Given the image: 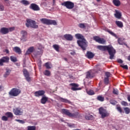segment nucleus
Instances as JSON below:
<instances>
[{"label":"nucleus","instance_id":"1","mask_svg":"<svg viewBox=\"0 0 130 130\" xmlns=\"http://www.w3.org/2000/svg\"><path fill=\"white\" fill-rule=\"evenodd\" d=\"M97 48L102 51H106L107 50L110 55V59H113L114 58V55L116 53V51L111 45L108 46H98Z\"/></svg>","mask_w":130,"mask_h":130},{"label":"nucleus","instance_id":"2","mask_svg":"<svg viewBox=\"0 0 130 130\" xmlns=\"http://www.w3.org/2000/svg\"><path fill=\"white\" fill-rule=\"evenodd\" d=\"M75 37L77 39H81V40H78L77 44L81 47L82 50H86L88 46V42L84 37V36L81 35V34H77L75 35Z\"/></svg>","mask_w":130,"mask_h":130},{"label":"nucleus","instance_id":"3","mask_svg":"<svg viewBox=\"0 0 130 130\" xmlns=\"http://www.w3.org/2000/svg\"><path fill=\"white\" fill-rule=\"evenodd\" d=\"M61 113L67 115L69 117H74V118H78L80 117V113L78 111H73V113H71L70 110L67 109H62Z\"/></svg>","mask_w":130,"mask_h":130},{"label":"nucleus","instance_id":"4","mask_svg":"<svg viewBox=\"0 0 130 130\" xmlns=\"http://www.w3.org/2000/svg\"><path fill=\"white\" fill-rule=\"evenodd\" d=\"M106 31L107 32H108V33H109V34L112 35V36L115 37L116 39H118L117 42L120 45H125V46H127V44L123 42V41L125 40V38H118V37H117V35H116V34H114V32L110 30V29H107Z\"/></svg>","mask_w":130,"mask_h":130},{"label":"nucleus","instance_id":"5","mask_svg":"<svg viewBox=\"0 0 130 130\" xmlns=\"http://www.w3.org/2000/svg\"><path fill=\"white\" fill-rule=\"evenodd\" d=\"M25 26H26L27 28L30 27V28H32L33 29H37L38 28V25H37L36 21L30 19H26Z\"/></svg>","mask_w":130,"mask_h":130},{"label":"nucleus","instance_id":"6","mask_svg":"<svg viewBox=\"0 0 130 130\" xmlns=\"http://www.w3.org/2000/svg\"><path fill=\"white\" fill-rule=\"evenodd\" d=\"M99 113L100 114L101 118H105V117H108L110 115V113L108 112V111L103 107L99 108Z\"/></svg>","mask_w":130,"mask_h":130},{"label":"nucleus","instance_id":"7","mask_svg":"<svg viewBox=\"0 0 130 130\" xmlns=\"http://www.w3.org/2000/svg\"><path fill=\"white\" fill-rule=\"evenodd\" d=\"M40 21L42 24H45V25H54V26H56V25H57L56 21L53 20L42 18L40 19Z\"/></svg>","mask_w":130,"mask_h":130},{"label":"nucleus","instance_id":"8","mask_svg":"<svg viewBox=\"0 0 130 130\" xmlns=\"http://www.w3.org/2000/svg\"><path fill=\"white\" fill-rule=\"evenodd\" d=\"M21 94V89L17 88H13L9 92V95L12 97H17Z\"/></svg>","mask_w":130,"mask_h":130},{"label":"nucleus","instance_id":"9","mask_svg":"<svg viewBox=\"0 0 130 130\" xmlns=\"http://www.w3.org/2000/svg\"><path fill=\"white\" fill-rule=\"evenodd\" d=\"M61 6L68 10H73L75 8V3L71 1H66L61 3Z\"/></svg>","mask_w":130,"mask_h":130},{"label":"nucleus","instance_id":"10","mask_svg":"<svg viewBox=\"0 0 130 130\" xmlns=\"http://www.w3.org/2000/svg\"><path fill=\"white\" fill-rule=\"evenodd\" d=\"M93 40L96 41V42L100 43V44H105V43H106V40L103 38H101L98 36L93 37Z\"/></svg>","mask_w":130,"mask_h":130},{"label":"nucleus","instance_id":"11","mask_svg":"<svg viewBox=\"0 0 130 130\" xmlns=\"http://www.w3.org/2000/svg\"><path fill=\"white\" fill-rule=\"evenodd\" d=\"M13 113L15 115H22L23 113V109L21 108H15L13 109Z\"/></svg>","mask_w":130,"mask_h":130},{"label":"nucleus","instance_id":"12","mask_svg":"<svg viewBox=\"0 0 130 130\" xmlns=\"http://www.w3.org/2000/svg\"><path fill=\"white\" fill-rule=\"evenodd\" d=\"M10 61V58L8 56H3L0 59V66L3 67L4 63H8Z\"/></svg>","mask_w":130,"mask_h":130},{"label":"nucleus","instance_id":"13","mask_svg":"<svg viewBox=\"0 0 130 130\" xmlns=\"http://www.w3.org/2000/svg\"><path fill=\"white\" fill-rule=\"evenodd\" d=\"M70 86H72L71 90L72 91H79V90H82L81 88H79V84L73 83L70 84Z\"/></svg>","mask_w":130,"mask_h":130},{"label":"nucleus","instance_id":"14","mask_svg":"<svg viewBox=\"0 0 130 130\" xmlns=\"http://www.w3.org/2000/svg\"><path fill=\"white\" fill-rule=\"evenodd\" d=\"M29 9L32 10V11H38L40 10V7L37 4L32 3L29 6Z\"/></svg>","mask_w":130,"mask_h":130},{"label":"nucleus","instance_id":"15","mask_svg":"<svg viewBox=\"0 0 130 130\" xmlns=\"http://www.w3.org/2000/svg\"><path fill=\"white\" fill-rule=\"evenodd\" d=\"M22 72L26 81H27V82H30L31 81V78L29 77V72H28L25 69H24Z\"/></svg>","mask_w":130,"mask_h":130},{"label":"nucleus","instance_id":"16","mask_svg":"<svg viewBox=\"0 0 130 130\" xmlns=\"http://www.w3.org/2000/svg\"><path fill=\"white\" fill-rule=\"evenodd\" d=\"M45 91L43 90H38L35 92V96L36 97H40V96H44Z\"/></svg>","mask_w":130,"mask_h":130},{"label":"nucleus","instance_id":"17","mask_svg":"<svg viewBox=\"0 0 130 130\" xmlns=\"http://www.w3.org/2000/svg\"><path fill=\"white\" fill-rule=\"evenodd\" d=\"M20 34L21 35V40H25L27 39V35L28 33L26 30H21L20 31Z\"/></svg>","mask_w":130,"mask_h":130},{"label":"nucleus","instance_id":"18","mask_svg":"<svg viewBox=\"0 0 130 130\" xmlns=\"http://www.w3.org/2000/svg\"><path fill=\"white\" fill-rule=\"evenodd\" d=\"M0 33L3 35H6L9 33V28L2 27L0 29Z\"/></svg>","mask_w":130,"mask_h":130},{"label":"nucleus","instance_id":"19","mask_svg":"<svg viewBox=\"0 0 130 130\" xmlns=\"http://www.w3.org/2000/svg\"><path fill=\"white\" fill-rule=\"evenodd\" d=\"M95 76V73L93 72V71H91L90 72H88L86 74V79H92V78H94Z\"/></svg>","mask_w":130,"mask_h":130},{"label":"nucleus","instance_id":"20","mask_svg":"<svg viewBox=\"0 0 130 130\" xmlns=\"http://www.w3.org/2000/svg\"><path fill=\"white\" fill-rule=\"evenodd\" d=\"M58 100L60 101V102H62L63 103H68V104H71L72 103L71 101L67 99H64L60 97L58 98Z\"/></svg>","mask_w":130,"mask_h":130},{"label":"nucleus","instance_id":"21","mask_svg":"<svg viewBox=\"0 0 130 130\" xmlns=\"http://www.w3.org/2000/svg\"><path fill=\"white\" fill-rule=\"evenodd\" d=\"M64 38L68 41H72L73 40V37L72 35L66 34L64 35Z\"/></svg>","mask_w":130,"mask_h":130},{"label":"nucleus","instance_id":"22","mask_svg":"<svg viewBox=\"0 0 130 130\" xmlns=\"http://www.w3.org/2000/svg\"><path fill=\"white\" fill-rule=\"evenodd\" d=\"M115 13L114 14V16L115 18H116L117 19H121V13L117 10H115Z\"/></svg>","mask_w":130,"mask_h":130},{"label":"nucleus","instance_id":"23","mask_svg":"<svg viewBox=\"0 0 130 130\" xmlns=\"http://www.w3.org/2000/svg\"><path fill=\"white\" fill-rule=\"evenodd\" d=\"M85 56L86 57H87V58L91 59L93 58V57L95 56V55L91 51H87Z\"/></svg>","mask_w":130,"mask_h":130},{"label":"nucleus","instance_id":"24","mask_svg":"<svg viewBox=\"0 0 130 130\" xmlns=\"http://www.w3.org/2000/svg\"><path fill=\"white\" fill-rule=\"evenodd\" d=\"M13 51L18 53V54H21L22 53V50L19 47H15L13 48Z\"/></svg>","mask_w":130,"mask_h":130},{"label":"nucleus","instance_id":"25","mask_svg":"<svg viewBox=\"0 0 130 130\" xmlns=\"http://www.w3.org/2000/svg\"><path fill=\"white\" fill-rule=\"evenodd\" d=\"M85 118L86 120H93L94 119V116L90 115V113H88L85 116Z\"/></svg>","mask_w":130,"mask_h":130},{"label":"nucleus","instance_id":"26","mask_svg":"<svg viewBox=\"0 0 130 130\" xmlns=\"http://www.w3.org/2000/svg\"><path fill=\"white\" fill-rule=\"evenodd\" d=\"M47 101H48V98L46 96H42L41 99V103L42 104H46Z\"/></svg>","mask_w":130,"mask_h":130},{"label":"nucleus","instance_id":"27","mask_svg":"<svg viewBox=\"0 0 130 130\" xmlns=\"http://www.w3.org/2000/svg\"><path fill=\"white\" fill-rule=\"evenodd\" d=\"M33 51H34V47H30L26 51L25 54L26 55H28V54H30V53H32Z\"/></svg>","mask_w":130,"mask_h":130},{"label":"nucleus","instance_id":"28","mask_svg":"<svg viewBox=\"0 0 130 130\" xmlns=\"http://www.w3.org/2000/svg\"><path fill=\"white\" fill-rule=\"evenodd\" d=\"M6 71L5 74L4 75V78H8V76H10L11 71V69L9 68H6Z\"/></svg>","mask_w":130,"mask_h":130},{"label":"nucleus","instance_id":"29","mask_svg":"<svg viewBox=\"0 0 130 130\" xmlns=\"http://www.w3.org/2000/svg\"><path fill=\"white\" fill-rule=\"evenodd\" d=\"M115 24L119 28H122V27H123V23L121 21H116Z\"/></svg>","mask_w":130,"mask_h":130},{"label":"nucleus","instance_id":"30","mask_svg":"<svg viewBox=\"0 0 130 130\" xmlns=\"http://www.w3.org/2000/svg\"><path fill=\"white\" fill-rule=\"evenodd\" d=\"M5 115L7 116L8 118H13L14 117V115L13 113L11 112H7L5 113Z\"/></svg>","mask_w":130,"mask_h":130},{"label":"nucleus","instance_id":"31","mask_svg":"<svg viewBox=\"0 0 130 130\" xmlns=\"http://www.w3.org/2000/svg\"><path fill=\"white\" fill-rule=\"evenodd\" d=\"M113 4H114V6L116 7H119L121 5V3L119 0H113Z\"/></svg>","mask_w":130,"mask_h":130},{"label":"nucleus","instance_id":"32","mask_svg":"<svg viewBox=\"0 0 130 130\" xmlns=\"http://www.w3.org/2000/svg\"><path fill=\"white\" fill-rule=\"evenodd\" d=\"M20 3L24 6H29L30 5V2L27 0H22Z\"/></svg>","mask_w":130,"mask_h":130},{"label":"nucleus","instance_id":"33","mask_svg":"<svg viewBox=\"0 0 130 130\" xmlns=\"http://www.w3.org/2000/svg\"><path fill=\"white\" fill-rule=\"evenodd\" d=\"M53 48H54V49L57 52H59V45L54 44L53 45Z\"/></svg>","mask_w":130,"mask_h":130},{"label":"nucleus","instance_id":"34","mask_svg":"<svg viewBox=\"0 0 130 130\" xmlns=\"http://www.w3.org/2000/svg\"><path fill=\"white\" fill-rule=\"evenodd\" d=\"M97 100L101 101V102H103V101H104V97L101 95H99L97 97Z\"/></svg>","mask_w":130,"mask_h":130},{"label":"nucleus","instance_id":"35","mask_svg":"<svg viewBox=\"0 0 130 130\" xmlns=\"http://www.w3.org/2000/svg\"><path fill=\"white\" fill-rule=\"evenodd\" d=\"M45 66L46 68V69H51V67H50V62H47L45 63Z\"/></svg>","mask_w":130,"mask_h":130},{"label":"nucleus","instance_id":"36","mask_svg":"<svg viewBox=\"0 0 130 130\" xmlns=\"http://www.w3.org/2000/svg\"><path fill=\"white\" fill-rule=\"evenodd\" d=\"M27 130H36V126H28Z\"/></svg>","mask_w":130,"mask_h":130},{"label":"nucleus","instance_id":"37","mask_svg":"<svg viewBox=\"0 0 130 130\" xmlns=\"http://www.w3.org/2000/svg\"><path fill=\"white\" fill-rule=\"evenodd\" d=\"M10 59H11V61H13V62H16V61H17V58L16 57H14L13 56H11L10 57Z\"/></svg>","mask_w":130,"mask_h":130},{"label":"nucleus","instance_id":"38","mask_svg":"<svg viewBox=\"0 0 130 130\" xmlns=\"http://www.w3.org/2000/svg\"><path fill=\"white\" fill-rule=\"evenodd\" d=\"M124 110L126 114H129L130 112V109L128 107L124 108Z\"/></svg>","mask_w":130,"mask_h":130},{"label":"nucleus","instance_id":"39","mask_svg":"<svg viewBox=\"0 0 130 130\" xmlns=\"http://www.w3.org/2000/svg\"><path fill=\"white\" fill-rule=\"evenodd\" d=\"M44 74L45 76H47V77H49L50 76V71L48 70H46L44 72Z\"/></svg>","mask_w":130,"mask_h":130},{"label":"nucleus","instance_id":"40","mask_svg":"<svg viewBox=\"0 0 130 130\" xmlns=\"http://www.w3.org/2000/svg\"><path fill=\"white\" fill-rule=\"evenodd\" d=\"M78 27H79V28H81V29H84L86 27V25H85L84 23H80L78 25Z\"/></svg>","mask_w":130,"mask_h":130},{"label":"nucleus","instance_id":"41","mask_svg":"<svg viewBox=\"0 0 130 130\" xmlns=\"http://www.w3.org/2000/svg\"><path fill=\"white\" fill-rule=\"evenodd\" d=\"M15 121H17L19 123H21V124H24V123H25V121L23 120L15 119Z\"/></svg>","mask_w":130,"mask_h":130},{"label":"nucleus","instance_id":"42","mask_svg":"<svg viewBox=\"0 0 130 130\" xmlns=\"http://www.w3.org/2000/svg\"><path fill=\"white\" fill-rule=\"evenodd\" d=\"M121 105H122L123 106H128V104L127 102H126L122 101V102H121Z\"/></svg>","mask_w":130,"mask_h":130},{"label":"nucleus","instance_id":"43","mask_svg":"<svg viewBox=\"0 0 130 130\" xmlns=\"http://www.w3.org/2000/svg\"><path fill=\"white\" fill-rule=\"evenodd\" d=\"M104 82L105 84H108L109 82V78L108 77H105L104 79Z\"/></svg>","mask_w":130,"mask_h":130},{"label":"nucleus","instance_id":"44","mask_svg":"<svg viewBox=\"0 0 130 130\" xmlns=\"http://www.w3.org/2000/svg\"><path fill=\"white\" fill-rule=\"evenodd\" d=\"M87 93L88 95H94V94H95L94 91L92 90H90L89 91H87Z\"/></svg>","mask_w":130,"mask_h":130},{"label":"nucleus","instance_id":"45","mask_svg":"<svg viewBox=\"0 0 130 130\" xmlns=\"http://www.w3.org/2000/svg\"><path fill=\"white\" fill-rule=\"evenodd\" d=\"M117 110H118V111H119V112H120V113H123V111H122V109H121V107L118 106L117 107Z\"/></svg>","mask_w":130,"mask_h":130},{"label":"nucleus","instance_id":"46","mask_svg":"<svg viewBox=\"0 0 130 130\" xmlns=\"http://www.w3.org/2000/svg\"><path fill=\"white\" fill-rule=\"evenodd\" d=\"M2 120H3L4 121H8V118L6 116H3L2 117Z\"/></svg>","mask_w":130,"mask_h":130},{"label":"nucleus","instance_id":"47","mask_svg":"<svg viewBox=\"0 0 130 130\" xmlns=\"http://www.w3.org/2000/svg\"><path fill=\"white\" fill-rule=\"evenodd\" d=\"M105 76H106V78H109L110 77V76H111V74H110V72H107L105 73Z\"/></svg>","mask_w":130,"mask_h":130},{"label":"nucleus","instance_id":"48","mask_svg":"<svg viewBox=\"0 0 130 130\" xmlns=\"http://www.w3.org/2000/svg\"><path fill=\"white\" fill-rule=\"evenodd\" d=\"M113 93L115 95H118V90L114 88L113 90Z\"/></svg>","mask_w":130,"mask_h":130},{"label":"nucleus","instance_id":"49","mask_svg":"<svg viewBox=\"0 0 130 130\" xmlns=\"http://www.w3.org/2000/svg\"><path fill=\"white\" fill-rule=\"evenodd\" d=\"M14 30H15V27H14L8 28V33L9 32H12V31H14Z\"/></svg>","mask_w":130,"mask_h":130},{"label":"nucleus","instance_id":"50","mask_svg":"<svg viewBox=\"0 0 130 130\" xmlns=\"http://www.w3.org/2000/svg\"><path fill=\"white\" fill-rule=\"evenodd\" d=\"M121 68H122L123 69H124V70H128V67H127V65H121Z\"/></svg>","mask_w":130,"mask_h":130},{"label":"nucleus","instance_id":"51","mask_svg":"<svg viewBox=\"0 0 130 130\" xmlns=\"http://www.w3.org/2000/svg\"><path fill=\"white\" fill-rule=\"evenodd\" d=\"M0 11H5V7L2 4H0Z\"/></svg>","mask_w":130,"mask_h":130},{"label":"nucleus","instance_id":"52","mask_svg":"<svg viewBox=\"0 0 130 130\" xmlns=\"http://www.w3.org/2000/svg\"><path fill=\"white\" fill-rule=\"evenodd\" d=\"M117 62H118V63H122V62H123V61H122L121 59H118Z\"/></svg>","mask_w":130,"mask_h":130},{"label":"nucleus","instance_id":"53","mask_svg":"<svg viewBox=\"0 0 130 130\" xmlns=\"http://www.w3.org/2000/svg\"><path fill=\"white\" fill-rule=\"evenodd\" d=\"M70 54H71V55H75L76 54V52H71L70 53Z\"/></svg>","mask_w":130,"mask_h":130},{"label":"nucleus","instance_id":"54","mask_svg":"<svg viewBox=\"0 0 130 130\" xmlns=\"http://www.w3.org/2000/svg\"><path fill=\"white\" fill-rule=\"evenodd\" d=\"M5 52L7 54L10 53V51H9V49H6L5 50Z\"/></svg>","mask_w":130,"mask_h":130},{"label":"nucleus","instance_id":"55","mask_svg":"<svg viewBox=\"0 0 130 130\" xmlns=\"http://www.w3.org/2000/svg\"><path fill=\"white\" fill-rule=\"evenodd\" d=\"M127 99L129 102H130V95H128L127 98Z\"/></svg>","mask_w":130,"mask_h":130},{"label":"nucleus","instance_id":"56","mask_svg":"<svg viewBox=\"0 0 130 130\" xmlns=\"http://www.w3.org/2000/svg\"><path fill=\"white\" fill-rule=\"evenodd\" d=\"M69 78H70V79H74V76L70 75V76H69Z\"/></svg>","mask_w":130,"mask_h":130},{"label":"nucleus","instance_id":"57","mask_svg":"<svg viewBox=\"0 0 130 130\" xmlns=\"http://www.w3.org/2000/svg\"><path fill=\"white\" fill-rule=\"evenodd\" d=\"M127 59L130 61V55L127 57Z\"/></svg>","mask_w":130,"mask_h":130},{"label":"nucleus","instance_id":"58","mask_svg":"<svg viewBox=\"0 0 130 130\" xmlns=\"http://www.w3.org/2000/svg\"><path fill=\"white\" fill-rule=\"evenodd\" d=\"M63 59H64V60H66V61H68V58H64Z\"/></svg>","mask_w":130,"mask_h":130},{"label":"nucleus","instance_id":"59","mask_svg":"<svg viewBox=\"0 0 130 130\" xmlns=\"http://www.w3.org/2000/svg\"><path fill=\"white\" fill-rule=\"evenodd\" d=\"M53 1V4H55L56 0H52Z\"/></svg>","mask_w":130,"mask_h":130},{"label":"nucleus","instance_id":"60","mask_svg":"<svg viewBox=\"0 0 130 130\" xmlns=\"http://www.w3.org/2000/svg\"><path fill=\"white\" fill-rule=\"evenodd\" d=\"M2 88H3V86L2 85H0V90H2Z\"/></svg>","mask_w":130,"mask_h":130},{"label":"nucleus","instance_id":"61","mask_svg":"<svg viewBox=\"0 0 130 130\" xmlns=\"http://www.w3.org/2000/svg\"><path fill=\"white\" fill-rule=\"evenodd\" d=\"M100 1H101V0H96V2H98V3H99V2H100Z\"/></svg>","mask_w":130,"mask_h":130},{"label":"nucleus","instance_id":"62","mask_svg":"<svg viewBox=\"0 0 130 130\" xmlns=\"http://www.w3.org/2000/svg\"><path fill=\"white\" fill-rule=\"evenodd\" d=\"M5 1V2H9V0H4Z\"/></svg>","mask_w":130,"mask_h":130},{"label":"nucleus","instance_id":"63","mask_svg":"<svg viewBox=\"0 0 130 130\" xmlns=\"http://www.w3.org/2000/svg\"><path fill=\"white\" fill-rule=\"evenodd\" d=\"M69 126H70V127H72V125H69Z\"/></svg>","mask_w":130,"mask_h":130},{"label":"nucleus","instance_id":"64","mask_svg":"<svg viewBox=\"0 0 130 130\" xmlns=\"http://www.w3.org/2000/svg\"><path fill=\"white\" fill-rule=\"evenodd\" d=\"M42 1H43L44 2H46V1L47 0H42Z\"/></svg>","mask_w":130,"mask_h":130}]
</instances>
